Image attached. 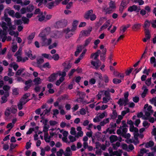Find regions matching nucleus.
Instances as JSON below:
<instances>
[{"label":"nucleus","instance_id":"obj_1","mask_svg":"<svg viewBox=\"0 0 156 156\" xmlns=\"http://www.w3.org/2000/svg\"><path fill=\"white\" fill-rule=\"evenodd\" d=\"M127 123L128 124L130 125L129 130L130 132L133 133L134 139L132 142H131L134 144L135 145H136L139 143V141L137 139V136H138V129L135 127L133 125V122L131 120L127 121Z\"/></svg>","mask_w":156,"mask_h":156},{"label":"nucleus","instance_id":"obj_2","mask_svg":"<svg viewBox=\"0 0 156 156\" xmlns=\"http://www.w3.org/2000/svg\"><path fill=\"white\" fill-rule=\"evenodd\" d=\"M122 126H120L119 128L117 130V133L119 135H122V136L126 138H129L130 137L131 135L129 133L125 134L127 131V126L125 121H122Z\"/></svg>","mask_w":156,"mask_h":156},{"label":"nucleus","instance_id":"obj_3","mask_svg":"<svg viewBox=\"0 0 156 156\" xmlns=\"http://www.w3.org/2000/svg\"><path fill=\"white\" fill-rule=\"evenodd\" d=\"M71 66L69 65H68L67 67H66L64 69V71L62 72L61 74V76L55 82V84L58 86H59L60 84L64 80L65 77L66 76V71H67L68 70L70 69Z\"/></svg>","mask_w":156,"mask_h":156},{"label":"nucleus","instance_id":"obj_4","mask_svg":"<svg viewBox=\"0 0 156 156\" xmlns=\"http://www.w3.org/2000/svg\"><path fill=\"white\" fill-rule=\"evenodd\" d=\"M17 112V108L16 105H12L10 107L6 108L5 112V115L7 116H9L11 113L16 114Z\"/></svg>","mask_w":156,"mask_h":156},{"label":"nucleus","instance_id":"obj_5","mask_svg":"<svg viewBox=\"0 0 156 156\" xmlns=\"http://www.w3.org/2000/svg\"><path fill=\"white\" fill-rule=\"evenodd\" d=\"M144 111L145 115L147 117L151 115L152 114L153 112V110L152 109V106L149 105L147 104L144 105Z\"/></svg>","mask_w":156,"mask_h":156},{"label":"nucleus","instance_id":"obj_6","mask_svg":"<svg viewBox=\"0 0 156 156\" xmlns=\"http://www.w3.org/2000/svg\"><path fill=\"white\" fill-rule=\"evenodd\" d=\"M62 72L58 71L51 74L48 78V80L50 82H52L55 80L58 76H60Z\"/></svg>","mask_w":156,"mask_h":156},{"label":"nucleus","instance_id":"obj_7","mask_svg":"<svg viewBox=\"0 0 156 156\" xmlns=\"http://www.w3.org/2000/svg\"><path fill=\"white\" fill-rule=\"evenodd\" d=\"M50 28L48 27H46L44 29L42 30L39 35L40 37H46L47 35L49 34L50 31Z\"/></svg>","mask_w":156,"mask_h":156},{"label":"nucleus","instance_id":"obj_8","mask_svg":"<svg viewBox=\"0 0 156 156\" xmlns=\"http://www.w3.org/2000/svg\"><path fill=\"white\" fill-rule=\"evenodd\" d=\"M92 27H89L87 30L81 31L80 32V36L82 37V36L88 37L89 36L92 30Z\"/></svg>","mask_w":156,"mask_h":156},{"label":"nucleus","instance_id":"obj_9","mask_svg":"<svg viewBox=\"0 0 156 156\" xmlns=\"http://www.w3.org/2000/svg\"><path fill=\"white\" fill-rule=\"evenodd\" d=\"M62 0H57L55 1L51 2L47 4V6L48 8L51 9L53 8L54 6L58 5Z\"/></svg>","mask_w":156,"mask_h":156},{"label":"nucleus","instance_id":"obj_10","mask_svg":"<svg viewBox=\"0 0 156 156\" xmlns=\"http://www.w3.org/2000/svg\"><path fill=\"white\" fill-rule=\"evenodd\" d=\"M75 30H73L72 29H69V28L64 30L63 32L66 34L65 37L66 38H69L73 35V32Z\"/></svg>","mask_w":156,"mask_h":156},{"label":"nucleus","instance_id":"obj_11","mask_svg":"<svg viewBox=\"0 0 156 156\" xmlns=\"http://www.w3.org/2000/svg\"><path fill=\"white\" fill-rule=\"evenodd\" d=\"M116 126V123H111L110 124V126L111 128H108L106 130V132H108L110 134L114 133V131L115 129Z\"/></svg>","mask_w":156,"mask_h":156},{"label":"nucleus","instance_id":"obj_12","mask_svg":"<svg viewBox=\"0 0 156 156\" xmlns=\"http://www.w3.org/2000/svg\"><path fill=\"white\" fill-rule=\"evenodd\" d=\"M40 38L42 40V44L43 46H48L51 42V40L50 38L47 39L46 38V37Z\"/></svg>","mask_w":156,"mask_h":156},{"label":"nucleus","instance_id":"obj_13","mask_svg":"<svg viewBox=\"0 0 156 156\" xmlns=\"http://www.w3.org/2000/svg\"><path fill=\"white\" fill-rule=\"evenodd\" d=\"M91 64L95 69H98L101 65V62L99 60H91Z\"/></svg>","mask_w":156,"mask_h":156},{"label":"nucleus","instance_id":"obj_14","mask_svg":"<svg viewBox=\"0 0 156 156\" xmlns=\"http://www.w3.org/2000/svg\"><path fill=\"white\" fill-rule=\"evenodd\" d=\"M100 52V51L98 50L95 53H92L90 57V58L92 59V60L96 61V60H99L98 59V58Z\"/></svg>","mask_w":156,"mask_h":156},{"label":"nucleus","instance_id":"obj_15","mask_svg":"<svg viewBox=\"0 0 156 156\" xmlns=\"http://www.w3.org/2000/svg\"><path fill=\"white\" fill-rule=\"evenodd\" d=\"M140 10V7H137L135 5H133L132 6H130L128 9V11L132 12L133 11H136L137 12H139Z\"/></svg>","mask_w":156,"mask_h":156},{"label":"nucleus","instance_id":"obj_16","mask_svg":"<svg viewBox=\"0 0 156 156\" xmlns=\"http://www.w3.org/2000/svg\"><path fill=\"white\" fill-rule=\"evenodd\" d=\"M128 102V99H124V98H120L118 101V104L120 106H126Z\"/></svg>","mask_w":156,"mask_h":156},{"label":"nucleus","instance_id":"obj_17","mask_svg":"<svg viewBox=\"0 0 156 156\" xmlns=\"http://www.w3.org/2000/svg\"><path fill=\"white\" fill-rule=\"evenodd\" d=\"M109 152L111 156H114V155L121 156L122 153V150H119L117 151H109Z\"/></svg>","mask_w":156,"mask_h":156},{"label":"nucleus","instance_id":"obj_18","mask_svg":"<svg viewBox=\"0 0 156 156\" xmlns=\"http://www.w3.org/2000/svg\"><path fill=\"white\" fill-rule=\"evenodd\" d=\"M9 96V92L6 91L5 92L4 95L2 97V100L1 101V104L5 103L7 101V97Z\"/></svg>","mask_w":156,"mask_h":156},{"label":"nucleus","instance_id":"obj_19","mask_svg":"<svg viewBox=\"0 0 156 156\" xmlns=\"http://www.w3.org/2000/svg\"><path fill=\"white\" fill-rule=\"evenodd\" d=\"M92 40V38L91 37H89L86 39L84 41L83 46V48L87 46L90 43Z\"/></svg>","mask_w":156,"mask_h":156},{"label":"nucleus","instance_id":"obj_20","mask_svg":"<svg viewBox=\"0 0 156 156\" xmlns=\"http://www.w3.org/2000/svg\"><path fill=\"white\" fill-rule=\"evenodd\" d=\"M50 36L52 38H59L62 36V34L59 31H56L55 33H51L50 34Z\"/></svg>","mask_w":156,"mask_h":156},{"label":"nucleus","instance_id":"obj_21","mask_svg":"<svg viewBox=\"0 0 156 156\" xmlns=\"http://www.w3.org/2000/svg\"><path fill=\"white\" fill-rule=\"evenodd\" d=\"M76 130L78 132L76 134L75 137H78L82 136L83 135V132L82 131L81 127L80 126H78L77 127Z\"/></svg>","mask_w":156,"mask_h":156},{"label":"nucleus","instance_id":"obj_22","mask_svg":"<svg viewBox=\"0 0 156 156\" xmlns=\"http://www.w3.org/2000/svg\"><path fill=\"white\" fill-rule=\"evenodd\" d=\"M112 9L110 8L105 7L103 9L102 11L105 14H109L111 13L112 12Z\"/></svg>","mask_w":156,"mask_h":156},{"label":"nucleus","instance_id":"obj_23","mask_svg":"<svg viewBox=\"0 0 156 156\" xmlns=\"http://www.w3.org/2000/svg\"><path fill=\"white\" fill-rule=\"evenodd\" d=\"M93 11L92 10H90L87 11L84 15L85 18L88 19H89L90 16L93 14Z\"/></svg>","mask_w":156,"mask_h":156},{"label":"nucleus","instance_id":"obj_24","mask_svg":"<svg viewBox=\"0 0 156 156\" xmlns=\"http://www.w3.org/2000/svg\"><path fill=\"white\" fill-rule=\"evenodd\" d=\"M5 13L4 14V17L2 18V20H4L7 23L8 25L9 26L11 24V19L7 17L6 16Z\"/></svg>","mask_w":156,"mask_h":156},{"label":"nucleus","instance_id":"obj_25","mask_svg":"<svg viewBox=\"0 0 156 156\" xmlns=\"http://www.w3.org/2000/svg\"><path fill=\"white\" fill-rule=\"evenodd\" d=\"M72 154V152L70 147H67L64 153V155L65 156H71Z\"/></svg>","mask_w":156,"mask_h":156},{"label":"nucleus","instance_id":"obj_26","mask_svg":"<svg viewBox=\"0 0 156 156\" xmlns=\"http://www.w3.org/2000/svg\"><path fill=\"white\" fill-rule=\"evenodd\" d=\"M45 13H44L42 12L40 14H39L38 16V20L40 21H42L45 19Z\"/></svg>","mask_w":156,"mask_h":156},{"label":"nucleus","instance_id":"obj_27","mask_svg":"<svg viewBox=\"0 0 156 156\" xmlns=\"http://www.w3.org/2000/svg\"><path fill=\"white\" fill-rule=\"evenodd\" d=\"M154 143L152 141H150L149 142L145 143L144 147L146 148L151 147L154 146Z\"/></svg>","mask_w":156,"mask_h":156},{"label":"nucleus","instance_id":"obj_28","mask_svg":"<svg viewBox=\"0 0 156 156\" xmlns=\"http://www.w3.org/2000/svg\"><path fill=\"white\" fill-rule=\"evenodd\" d=\"M111 100H112V98L111 96H105L103 98L102 103H107L109 101H110V102H111Z\"/></svg>","mask_w":156,"mask_h":156},{"label":"nucleus","instance_id":"obj_29","mask_svg":"<svg viewBox=\"0 0 156 156\" xmlns=\"http://www.w3.org/2000/svg\"><path fill=\"white\" fill-rule=\"evenodd\" d=\"M44 140L46 142H50L51 137L48 135V133H44Z\"/></svg>","mask_w":156,"mask_h":156},{"label":"nucleus","instance_id":"obj_30","mask_svg":"<svg viewBox=\"0 0 156 156\" xmlns=\"http://www.w3.org/2000/svg\"><path fill=\"white\" fill-rule=\"evenodd\" d=\"M8 13L10 16H13L15 13L14 11L13 10H11L10 8L6 9L5 10V13Z\"/></svg>","mask_w":156,"mask_h":156},{"label":"nucleus","instance_id":"obj_31","mask_svg":"<svg viewBox=\"0 0 156 156\" xmlns=\"http://www.w3.org/2000/svg\"><path fill=\"white\" fill-rule=\"evenodd\" d=\"M110 22L111 21L110 20H107L106 22L101 27V30H103L106 28L109 25Z\"/></svg>","mask_w":156,"mask_h":156},{"label":"nucleus","instance_id":"obj_32","mask_svg":"<svg viewBox=\"0 0 156 156\" xmlns=\"http://www.w3.org/2000/svg\"><path fill=\"white\" fill-rule=\"evenodd\" d=\"M94 77L98 79L101 80L102 79L101 74L100 73H94Z\"/></svg>","mask_w":156,"mask_h":156},{"label":"nucleus","instance_id":"obj_33","mask_svg":"<svg viewBox=\"0 0 156 156\" xmlns=\"http://www.w3.org/2000/svg\"><path fill=\"white\" fill-rule=\"evenodd\" d=\"M51 107H50L48 109H46L45 110H44L42 113L41 114V116H42V115H48L50 111H51Z\"/></svg>","mask_w":156,"mask_h":156},{"label":"nucleus","instance_id":"obj_34","mask_svg":"<svg viewBox=\"0 0 156 156\" xmlns=\"http://www.w3.org/2000/svg\"><path fill=\"white\" fill-rule=\"evenodd\" d=\"M78 23V21L77 20L73 21L72 24V29L73 30H75Z\"/></svg>","mask_w":156,"mask_h":156},{"label":"nucleus","instance_id":"obj_35","mask_svg":"<svg viewBox=\"0 0 156 156\" xmlns=\"http://www.w3.org/2000/svg\"><path fill=\"white\" fill-rule=\"evenodd\" d=\"M107 113L106 112H104L102 113L98 114V116L99 119H102L105 116H107Z\"/></svg>","mask_w":156,"mask_h":156},{"label":"nucleus","instance_id":"obj_36","mask_svg":"<svg viewBox=\"0 0 156 156\" xmlns=\"http://www.w3.org/2000/svg\"><path fill=\"white\" fill-rule=\"evenodd\" d=\"M29 95L28 94H26L23 95V98L21 99H23V101H24V102H25V103H26L29 101L28 98L29 97Z\"/></svg>","mask_w":156,"mask_h":156},{"label":"nucleus","instance_id":"obj_37","mask_svg":"<svg viewBox=\"0 0 156 156\" xmlns=\"http://www.w3.org/2000/svg\"><path fill=\"white\" fill-rule=\"evenodd\" d=\"M150 23L148 20H146L145 21L144 26L145 30H146V29H148V28L150 26Z\"/></svg>","mask_w":156,"mask_h":156},{"label":"nucleus","instance_id":"obj_38","mask_svg":"<svg viewBox=\"0 0 156 156\" xmlns=\"http://www.w3.org/2000/svg\"><path fill=\"white\" fill-rule=\"evenodd\" d=\"M83 46L81 45L79 46L77 48L76 51L75 52V55L76 56H77L79 53H80L83 49Z\"/></svg>","mask_w":156,"mask_h":156},{"label":"nucleus","instance_id":"obj_39","mask_svg":"<svg viewBox=\"0 0 156 156\" xmlns=\"http://www.w3.org/2000/svg\"><path fill=\"white\" fill-rule=\"evenodd\" d=\"M41 56L42 57L49 60H51L52 59V56L50 54L46 53L42 54H41Z\"/></svg>","mask_w":156,"mask_h":156},{"label":"nucleus","instance_id":"obj_40","mask_svg":"<svg viewBox=\"0 0 156 156\" xmlns=\"http://www.w3.org/2000/svg\"><path fill=\"white\" fill-rule=\"evenodd\" d=\"M25 103L23 101V99H21L20 102L18 104V107L19 110L23 108V105L25 104Z\"/></svg>","mask_w":156,"mask_h":156},{"label":"nucleus","instance_id":"obj_41","mask_svg":"<svg viewBox=\"0 0 156 156\" xmlns=\"http://www.w3.org/2000/svg\"><path fill=\"white\" fill-rule=\"evenodd\" d=\"M148 150L146 149L143 148L140 149V151L138 153V155L143 156L144 153H146Z\"/></svg>","mask_w":156,"mask_h":156},{"label":"nucleus","instance_id":"obj_42","mask_svg":"<svg viewBox=\"0 0 156 156\" xmlns=\"http://www.w3.org/2000/svg\"><path fill=\"white\" fill-rule=\"evenodd\" d=\"M117 139V137L115 135H112L110 137V140L112 143H113L116 141Z\"/></svg>","mask_w":156,"mask_h":156},{"label":"nucleus","instance_id":"obj_43","mask_svg":"<svg viewBox=\"0 0 156 156\" xmlns=\"http://www.w3.org/2000/svg\"><path fill=\"white\" fill-rule=\"evenodd\" d=\"M63 23L62 20L58 21L56 22L55 26L56 27H61L62 26Z\"/></svg>","mask_w":156,"mask_h":156},{"label":"nucleus","instance_id":"obj_44","mask_svg":"<svg viewBox=\"0 0 156 156\" xmlns=\"http://www.w3.org/2000/svg\"><path fill=\"white\" fill-rule=\"evenodd\" d=\"M109 5V7L112 10L115 9L116 8L115 2L112 1L110 2Z\"/></svg>","mask_w":156,"mask_h":156},{"label":"nucleus","instance_id":"obj_45","mask_svg":"<svg viewBox=\"0 0 156 156\" xmlns=\"http://www.w3.org/2000/svg\"><path fill=\"white\" fill-rule=\"evenodd\" d=\"M145 31V37L148 39H149L151 38L150 31L148 29H146Z\"/></svg>","mask_w":156,"mask_h":156},{"label":"nucleus","instance_id":"obj_46","mask_svg":"<svg viewBox=\"0 0 156 156\" xmlns=\"http://www.w3.org/2000/svg\"><path fill=\"white\" fill-rule=\"evenodd\" d=\"M130 26L129 25H127L126 26H123L120 27V31L123 33L125 32L126 30Z\"/></svg>","mask_w":156,"mask_h":156},{"label":"nucleus","instance_id":"obj_47","mask_svg":"<svg viewBox=\"0 0 156 156\" xmlns=\"http://www.w3.org/2000/svg\"><path fill=\"white\" fill-rule=\"evenodd\" d=\"M126 1H123L121 3V6L120 8V10L122 11L126 5Z\"/></svg>","mask_w":156,"mask_h":156},{"label":"nucleus","instance_id":"obj_48","mask_svg":"<svg viewBox=\"0 0 156 156\" xmlns=\"http://www.w3.org/2000/svg\"><path fill=\"white\" fill-rule=\"evenodd\" d=\"M141 25L140 23L135 24H134L132 27V28L133 30H138L140 28Z\"/></svg>","mask_w":156,"mask_h":156},{"label":"nucleus","instance_id":"obj_49","mask_svg":"<svg viewBox=\"0 0 156 156\" xmlns=\"http://www.w3.org/2000/svg\"><path fill=\"white\" fill-rule=\"evenodd\" d=\"M6 34L7 32L6 31L2 30V29H0V36L1 38H2L3 37H5Z\"/></svg>","mask_w":156,"mask_h":156},{"label":"nucleus","instance_id":"obj_50","mask_svg":"<svg viewBox=\"0 0 156 156\" xmlns=\"http://www.w3.org/2000/svg\"><path fill=\"white\" fill-rule=\"evenodd\" d=\"M49 128V126L48 125L45 124L44 125L43 128V131L44 133H48V131Z\"/></svg>","mask_w":156,"mask_h":156},{"label":"nucleus","instance_id":"obj_51","mask_svg":"<svg viewBox=\"0 0 156 156\" xmlns=\"http://www.w3.org/2000/svg\"><path fill=\"white\" fill-rule=\"evenodd\" d=\"M92 132L90 131L87 132L86 134L87 137H92V141L94 142V137H92Z\"/></svg>","mask_w":156,"mask_h":156},{"label":"nucleus","instance_id":"obj_52","mask_svg":"<svg viewBox=\"0 0 156 156\" xmlns=\"http://www.w3.org/2000/svg\"><path fill=\"white\" fill-rule=\"evenodd\" d=\"M150 61L151 64H154V67H156V61L154 57H151L150 58Z\"/></svg>","mask_w":156,"mask_h":156},{"label":"nucleus","instance_id":"obj_53","mask_svg":"<svg viewBox=\"0 0 156 156\" xmlns=\"http://www.w3.org/2000/svg\"><path fill=\"white\" fill-rule=\"evenodd\" d=\"M34 81L35 84H40L41 82V80L39 77L35 78Z\"/></svg>","mask_w":156,"mask_h":156},{"label":"nucleus","instance_id":"obj_54","mask_svg":"<svg viewBox=\"0 0 156 156\" xmlns=\"http://www.w3.org/2000/svg\"><path fill=\"white\" fill-rule=\"evenodd\" d=\"M11 67H12L14 70H16L18 68V66L15 63H12L9 65Z\"/></svg>","mask_w":156,"mask_h":156},{"label":"nucleus","instance_id":"obj_55","mask_svg":"<svg viewBox=\"0 0 156 156\" xmlns=\"http://www.w3.org/2000/svg\"><path fill=\"white\" fill-rule=\"evenodd\" d=\"M25 69H20L17 71L16 73V76H19L21 75V73H23Z\"/></svg>","mask_w":156,"mask_h":156},{"label":"nucleus","instance_id":"obj_56","mask_svg":"<svg viewBox=\"0 0 156 156\" xmlns=\"http://www.w3.org/2000/svg\"><path fill=\"white\" fill-rule=\"evenodd\" d=\"M100 41L99 39H97L94 42V46L93 47V48L94 49H96L98 45L100 43Z\"/></svg>","mask_w":156,"mask_h":156},{"label":"nucleus","instance_id":"obj_57","mask_svg":"<svg viewBox=\"0 0 156 156\" xmlns=\"http://www.w3.org/2000/svg\"><path fill=\"white\" fill-rule=\"evenodd\" d=\"M25 84L26 86L24 87V90L26 91L29 89V81L28 80L25 82Z\"/></svg>","mask_w":156,"mask_h":156},{"label":"nucleus","instance_id":"obj_58","mask_svg":"<svg viewBox=\"0 0 156 156\" xmlns=\"http://www.w3.org/2000/svg\"><path fill=\"white\" fill-rule=\"evenodd\" d=\"M1 26L3 28V30L6 31V30L8 29V27L6 26V23L5 22H2Z\"/></svg>","mask_w":156,"mask_h":156},{"label":"nucleus","instance_id":"obj_59","mask_svg":"<svg viewBox=\"0 0 156 156\" xmlns=\"http://www.w3.org/2000/svg\"><path fill=\"white\" fill-rule=\"evenodd\" d=\"M9 34L12 35H14L15 37H17L18 35L19 34L17 32H15L14 31L10 30Z\"/></svg>","mask_w":156,"mask_h":156},{"label":"nucleus","instance_id":"obj_60","mask_svg":"<svg viewBox=\"0 0 156 156\" xmlns=\"http://www.w3.org/2000/svg\"><path fill=\"white\" fill-rule=\"evenodd\" d=\"M118 115L117 112L115 110H113V112L112 115V118L113 119H115L116 118Z\"/></svg>","mask_w":156,"mask_h":156},{"label":"nucleus","instance_id":"obj_61","mask_svg":"<svg viewBox=\"0 0 156 156\" xmlns=\"http://www.w3.org/2000/svg\"><path fill=\"white\" fill-rule=\"evenodd\" d=\"M14 125V124H12V123H9L7 125V128L9 129L8 132H9L10 130L13 128Z\"/></svg>","mask_w":156,"mask_h":156},{"label":"nucleus","instance_id":"obj_62","mask_svg":"<svg viewBox=\"0 0 156 156\" xmlns=\"http://www.w3.org/2000/svg\"><path fill=\"white\" fill-rule=\"evenodd\" d=\"M150 101L151 104H154L156 107V97L150 99Z\"/></svg>","mask_w":156,"mask_h":156},{"label":"nucleus","instance_id":"obj_63","mask_svg":"<svg viewBox=\"0 0 156 156\" xmlns=\"http://www.w3.org/2000/svg\"><path fill=\"white\" fill-rule=\"evenodd\" d=\"M145 84L148 86H150L151 83V78L147 79L145 81Z\"/></svg>","mask_w":156,"mask_h":156},{"label":"nucleus","instance_id":"obj_64","mask_svg":"<svg viewBox=\"0 0 156 156\" xmlns=\"http://www.w3.org/2000/svg\"><path fill=\"white\" fill-rule=\"evenodd\" d=\"M64 151L62 149H60L57 152V156H62L63 153Z\"/></svg>","mask_w":156,"mask_h":156}]
</instances>
